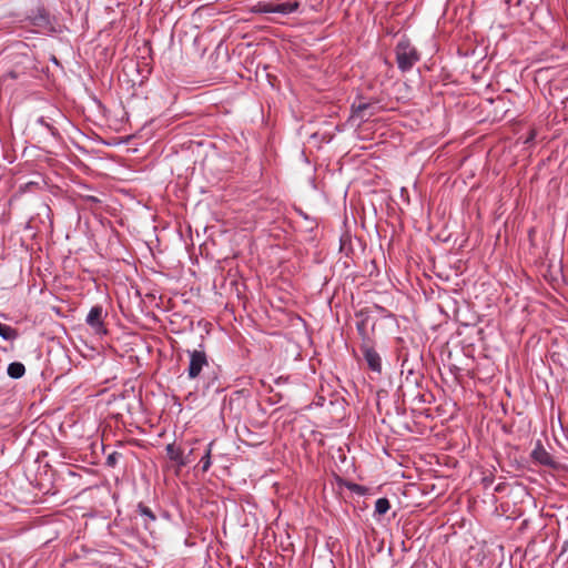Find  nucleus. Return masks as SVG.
Returning <instances> with one entry per match:
<instances>
[{"mask_svg": "<svg viewBox=\"0 0 568 568\" xmlns=\"http://www.w3.org/2000/svg\"><path fill=\"white\" fill-rule=\"evenodd\" d=\"M212 447H213V442H211L209 445H207V448L205 450V454L204 456L201 458V468L202 470L205 473L210 469L211 465H212V462H211V454H212Z\"/></svg>", "mask_w": 568, "mask_h": 568, "instance_id": "obj_10", "label": "nucleus"}, {"mask_svg": "<svg viewBox=\"0 0 568 568\" xmlns=\"http://www.w3.org/2000/svg\"><path fill=\"white\" fill-rule=\"evenodd\" d=\"M531 457L535 462L540 465L551 466L554 464L551 455L544 448V446L538 442L531 452Z\"/></svg>", "mask_w": 568, "mask_h": 568, "instance_id": "obj_6", "label": "nucleus"}, {"mask_svg": "<svg viewBox=\"0 0 568 568\" xmlns=\"http://www.w3.org/2000/svg\"><path fill=\"white\" fill-rule=\"evenodd\" d=\"M0 336L6 341H14L18 337V332L13 327L0 322Z\"/></svg>", "mask_w": 568, "mask_h": 568, "instance_id": "obj_9", "label": "nucleus"}, {"mask_svg": "<svg viewBox=\"0 0 568 568\" xmlns=\"http://www.w3.org/2000/svg\"><path fill=\"white\" fill-rule=\"evenodd\" d=\"M142 514L150 517L152 520L155 518L149 508H142Z\"/></svg>", "mask_w": 568, "mask_h": 568, "instance_id": "obj_13", "label": "nucleus"}, {"mask_svg": "<svg viewBox=\"0 0 568 568\" xmlns=\"http://www.w3.org/2000/svg\"><path fill=\"white\" fill-rule=\"evenodd\" d=\"M298 7L297 2H281V3H272V13H278L282 16L290 14L294 12Z\"/></svg>", "mask_w": 568, "mask_h": 568, "instance_id": "obj_7", "label": "nucleus"}, {"mask_svg": "<svg viewBox=\"0 0 568 568\" xmlns=\"http://www.w3.org/2000/svg\"><path fill=\"white\" fill-rule=\"evenodd\" d=\"M364 358L368 365V367L374 372H381L382 369V359L377 352L372 347L365 346L363 348Z\"/></svg>", "mask_w": 568, "mask_h": 568, "instance_id": "obj_4", "label": "nucleus"}, {"mask_svg": "<svg viewBox=\"0 0 568 568\" xmlns=\"http://www.w3.org/2000/svg\"><path fill=\"white\" fill-rule=\"evenodd\" d=\"M87 324L93 329L95 334L103 335L106 333L103 323V308L100 305L93 306L87 315Z\"/></svg>", "mask_w": 568, "mask_h": 568, "instance_id": "obj_3", "label": "nucleus"}, {"mask_svg": "<svg viewBox=\"0 0 568 568\" xmlns=\"http://www.w3.org/2000/svg\"><path fill=\"white\" fill-rule=\"evenodd\" d=\"M165 449L169 458L175 462L179 466L182 467L191 463L189 456H184L183 450L176 447L174 444H169Z\"/></svg>", "mask_w": 568, "mask_h": 568, "instance_id": "obj_5", "label": "nucleus"}, {"mask_svg": "<svg viewBox=\"0 0 568 568\" xmlns=\"http://www.w3.org/2000/svg\"><path fill=\"white\" fill-rule=\"evenodd\" d=\"M7 373L12 378H20L24 375L26 367L20 362H13V363L9 364Z\"/></svg>", "mask_w": 568, "mask_h": 568, "instance_id": "obj_8", "label": "nucleus"}, {"mask_svg": "<svg viewBox=\"0 0 568 568\" xmlns=\"http://www.w3.org/2000/svg\"><path fill=\"white\" fill-rule=\"evenodd\" d=\"M390 508L389 500L387 498H378L375 503V513L378 515L386 514Z\"/></svg>", "mask_w": 568, "mask_h": 568, "instance_id": "obj_11", "label": "nucleus"}, {"mask_svg": "<svg viewBox=\"0 0 568 568\" xmlns=\"http://www.w3.org/2000/svg\"><path fill=\"white\" fill-rule=\"evenodd\" d=\"M396 58L398 68L403 71L409 70L418 61L417 51L406 40L398 42L396 47Z\"/></svg>", "mask_w": 568, "mask_h": 568, "instance_id": "obj_1", "label": "nucleus"}, {"mask_svg": "<svg viewBox=\"0 0 568 568\" xmlns=\"http://www.w3.org/2000/svg\"><path fill=\"white\" fill-rule=\"evenodd\" d=\"M190 362L187 367V377L195 379L200 376L204 367L209 366L207 356L204 351L193 349L187 351Z\"/></svg>", "mask_w": 568, "mask_h": 568, "instance_id": "obj_2", "label": "nucleus"}, {"mask_svg": "<svg viewBox=\"0 0 568 568\" xmlns=\"http://www.w3.org/2000/svg\"><path fill=\"white\" fill-rule=\"evenodd\" d=\"M192 454H193V449H191L187 454H184V456H189V458L191 459Z\"/></svg>", "mask_w": 568, "mask_h": 568, "instance_id": "obj_15", "label": "nucleus"}, {"mask_svg": "<svg viewBox=\"0 0 568 568\" xmlns=\"http://www.w3.org/2000/svg\"><path fill=\"white\" fill-rule=\"evenodd\" d=\"M114 462H115L114 456H113V455H110V456L108 457V464H109V465H113V464H114Z\"/></svg>", "mask_w": 568, "mask_h": 568, "instance_id": "obj_14", "label": "nucleus"}, {"mask_svg": "<svg viewBox=\"0 0 568 568\" xmlns=\"http://www.w3.org/2000/svg\"><path fill=\"white\" fill-rule=\"evenodd\" d=\"M254 13H272V3L271 2H257L251 10Z\"/></svg>", "mask_w": 568, "mask_h": 568, "instance_id": "obj_12", "label": "nucleus"}]
</instances>
